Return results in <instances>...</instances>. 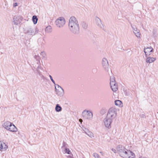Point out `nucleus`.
I'll use <instances>...</instances> for the list:
<instances>
[{
  "label": "nucleus",
  "mask_w": 158,
  "mask_h": 158,
  "mask_svg": "<svg viewBox=\"0 0 158 158\" xmlns=\"http://www.w3.org/2000/svg\"><path fill=\"white\" fill-rule=\"evenodd\" d=\"M69 28L70 31L74 35H78L80 33V27L78 20L73 16L69 18Z\"/></svg>",
  "instance_id": "f257e3e1"
},
{
  "label": "nucleus",
  "mask_w": 158,
  "mask_h": 158,
  "mask_svg": "<svg viewBox=\"0 0 158 158\" xmlns=\"http://www.w3.org/2000/svg\"><path fill=\"white\" fill-rule=\"evenodd\" d=\"M119 156L124 158H135V155L132 152L125 148L121 145H119L116 148Z\"/></svg>",
  "instance_id": "f03ea898"
},
{
  "label": "nucleus",
  "mask_w": 158,
  "mask_h": 158,
  "mask_svg": "<svg viewBox=\"0 0 158 158\" xmlns=\"http://www.w3.org/2000/svg\"><path fill=\"white\" fill-rule=\"evenodd\" d=\"M24 31L25 33L29 35H34L38 32L37 28L32 24L28 26Z\"/></svg>",
  "instance_id": "7ed1b4c3"
},
{
  "label": "nucleus",
  "mask_w": 158,
  "mask_h": 158,
  "mask_svg": "<svg viewBox=\"0 0 158 158\" xmlns=\"http://www.w3.org/2000/svg\"><path fill=\"white\" fill-rule=\"evenodd\" d=\"M2 126L6 130L10 131L16 132L17 131V129L15 125L9 121L4 122Z\"/></svg>",
  "instance_id": "20e7f679"
},
{
  "label": "nucleus",
  "mask_w": 158,
  "mask_h": 158,
  "mask_svg": "<svg viewBox=\"0 0 158 158\" xmlns=\"http://www.w3.org/2000/svg\"><path fill=\"white\" fill-rule=\"evenodd\" d=\"M116 109L114 107H112L108 110L106 117L113 120L116 117Z\"/></svg>",
  "instance_id": "39448f33"
},
{
  "label": "nucleus",
  "mask_w": 158,
  "mask_h": 158,
  "mask_svg": "<svg viewBox=\"0 0 158 158\" xmlns=\"http://www.w3.org/2000/svg\"><path fill=\"white\" fill-rule=\"evenodd\" d=\"M82 116L85 119L91 120L93 118V114L90 110H85L82 112Z\"/></svg>",
  "instance_id": "423d86ee"
},
{
  "label": "nucleus",
  "mask_w": 158,
  "mask_h": 158,
  "mask_svg": "<svg viewBox=\"0 0 158 158\" xmlns=\"http://www.w3.org/2000/svg\"><path fill=\"white\" fill-rule=\"evenodd\" d=\"M56 26L59 28L63 27L65 23V20L63 17H59L55 21Z\"/></svg>",
  "instance_id": "0eeeda50"
},
{
  "label": "nucleus",
  "mask_w": 158,
  "mask_h": 158,
  "mask_svg": "<svg viewBox=\"0 0 158 158\" xmlns=\"http://www.w3.org/2000/svg\"><path fill=\"white\" fill-rule=\"evenodd\" d=\"M102 65L104 70L108 72L109 75H110L109 72L111 69H110L108 61L106 58H104L102 59Z\"/></svg>",
  "instance_id": "6e6552de"
},
{
  "label": "nucleus",
  "mask_w": 158,
  "mask_h": 158,
  "mask_svg": "<svg viewBox=\"0 0 158 158\" xmlns=\"http://www.w3.org/2000/svg\"><path fill=\"white\" fill-rule=\"evenodd\" d=\"M55 89L56 94L60 97H62L64 94V91L63 88L58 84H55Z\"/></svg>",
  "instance_id": "1a4fd4ad"
},
{
  "label": "nucleus",
  "mask_w": 158,
  "mask_h": 158,
  "mask_svg": "<svg viewBox=\"0 0 158 158\" xmlns=\"http://www.w3.org/2000/svg\"><path fill=\"white\" fill-rule=\"evenodd\" d=\"M113 120V119L108 118L106 116V118L103 120L105 126L107 128H110L111 127V124Z\"/></svg>",
  "instance_id": "9d476101"
},
{
  "label": "nucleus",
  "mask_w": 158,
  "mask_h": 158,
  "mask_svg": "<svg viewBox=\"0 0 158 158\" xmlns=\"http://www.w3.org/2000/svg\"><path fill=\"white\" fill-rule=\"evenodd\" d=\"M133 31L135 35L137 37L139 38L140 37L141 34L140 31L135 26H131Z\"/></svg>",
  "instance_id": "9b49d317"
},
{
  "label": "nucleus",
  "mask_w": 158,
  "mask_h": 158,
  "mask_svg": "<svg viewBox=\"0 0 158 158\" xmlns=\"http://www.w3.org/2000/svg\"><path fill=\"white\" fill-rule=\"evenodd\" d=\"M96 25L100 28L103 29V25L102 23L101 19L98 17H96L95 19Z\"/></svg>",
  "instance_id": "f8f14e48"
},
{
  "label": "nucleus",
  "mask_w": 158,
  "mask_h": 158,
  "mask_svg": "<svg viewBox=\"0 0 158 158\" xmlns=\"http://www.w3.org/2000/svg\"><path fill=\"white\" fill-rule=\"evenodd\" d=\"M153 50V49L152 47L144 48V52L145 53L146 56H147L150 55L151 53L152 52Z\"/></svg>",
  "instance_id": "ddd939ff"
},
{
  "label": "nucleus",
  "mask_w": 158,
  "mask_h": 158,
  "mask_svg": "<svg viewBox=\"0 0 158 158\" xmlns=\"http://www.w3.org/2000/svg\"><path fill=\"white\" fill-rule=\"evenodd\" d=\"M13 23L15 25H18L21 23L22 20L19 16L16 17L14 19Z\"/></svg>",
  "instance_id": "4468645a"
},
{
  "label": "nucleus",
  "mask_w": 158,
  "mask_h": 158,
  "mask_svg": "<svg viewBox=\"0 0 158 158\" xmlns=\"http://www.w3.org/2000/svg\"><path fill=\"white\" fill-rule=\"evenodd\" d=\"M112 90L114 92L116 91L118 89V85L116 83L110 84Z\"/></svg>",
  "instance_id": "2eb2a0df"
},
{
  "label": "nucleus",
  "mask_w": 158,
  "mask_h": 158,
  "mask_svg": "<svg viewBox=\"0 0 158 158\" xmlns=\"http://www.w3.org/2000/svg\"><path fill=\"white\" fill-rule=\"evenodd\" d=\"M109 73H110V75L111 74L112 76H110V84H113V83H115V79L113 75V74H112V72L111 70H110Z\"/></svg>",
  "instance_id": "dca6fc26"
},
{
  "label": "nucleus",
  "mask_w": 158,
  "mask_h": 158,
  "mask_svg": "<svg viewBox=\"0 0 158 158\" xmlns=\"http://www.w3.org/2000/svg\"><path fill=\"white\" fill-rule=\"evenodd\" d=\"M156 60V58L148 57L147 58L146 61L147 63H150L154 62Z\"/></svg>",
  "instance_id": "f3484780"
},
{
  "label": "nucleus",
  "mask_w": 158,
  "mask_h": 158,
  "mask_svg": "<svg viewBox=\"0 0 158 158\" xmlns=\"http://www.w3.org/2000/svg\"><path fill=\"white\" fill-rule=\"evenodd\" d=\"M63 153H67L68 154L72 155V154L69 148H67V147L64 148V150L63 152Z\"/></svg>",
  "instance_id": "a211bd4d"
},
{
  "label": "nucleus",
  "mask_w": 158,
  "mask_h": 158,
  "mask_svg": "<svg viewBox=\"0 0 158 158\" xmlns=\"http://www.w3.org/2000/svg\"><path fill=\"white\" fill-rule=\"evenodd\" d=\"M52 27L50 26H48L45 29V31L47 33H50L52 32Z\"/></svg>",
  "instance_id": "6ab92c4d"
},
{
  "label": "nucleus",
  "mask_w": 158,
  "mask_h": 158,
  "mask_svg": "<svg viewBox=\"0 0 158 158\" xmlns=\"http://www.w3.org/2000/svg\"><path fill=\"white\" fill-rule=\"evenodd\" d=\"M2 146L1 148H2L1 149V151H5L8 148V146L4 142H2Z\"/></svg>",
  "instance_id": "aec40b11"
},
{
  "label": "nucleus",
  "mask_w": 158,
  "mask_h": 158,
  "mask_svg": "<svg viewBox=\"0 0 158 158\" xmlns=\"http://www.w3.org/2000/svg\"><path fill=\"white\" fill-rule=\"evenodd\" d=\"M116 106H122V102L119 100H116L114 102Z\"/></svg>",
  "instance_id": "412c9836"
},
{
  "label": "nucleus",
  "mask_w": 158,
  "mask_h": 158,
  "mask_svg": "<svg viewBox=\"0 0 158 158\" xmlns=\"http://www.w3.org/2000/svg\"><path fill=\"white\" fill-rule=\"evenodd\" d=\"M55 110L57 112H59L61 111L62 108L58 104H57L55 107Z\"/></svg>",
  "instance_id": "4be33fe9"
},
{
  "label": "nucleus",
  "mask_w": 158,
  "mask_h": 158,
  "mask_svg": "<svg viewBox=\"0 0 158 158\" xmlns=\"http://www.w3.org/2000/svg\"><path fill=\"white\" fill-rule=\"evenodd\" d=\"M40 62H38L37 61L36 63H35L34 64H33V70L34 71H35V69H36V68L38 67V66H39V65H40Z\"/></svg>",
  "instance_id": "5701e85b"
},
{
  "label": "nucleus",
  "mask_w": 158,
  "mask_h": 158,
  "mask_svg": "<svg viewBox=\"0 0 158 158\" xmlns=\"http://www.w3.org/2000/svg\"><path fill=\"white\" fill-rule=\"evenodd\" d=\"M32 20L34 24H35L37 23L38 19L36 16L34 15L32 17Z\"/></svg>",
  "instance_id": "b1692460"
},
{
  "label": "nucleus",
  "mask_w": 158,
  "mask_h": 158,
  "mask_svg": "<svg viewBox=\"0 0 158 158\" xmlns=\"http://www.w3.org/2000/svg\"><path fill=\"white\" fill-rule=\"evenodd\" d=\"M40 55L42 56V58L44 60H47V57L45 53L44 52H41Z\"/></svg>",
  "instance_id": "393cba45"
},
{
  "label": "nucleus",
  "mask_w": 158,
  "mask_h": 158,
  "mask_svg": "<svg viewBox=\"0 0 158 158\" xmlns=\"http://www.w3.org/2000/svg\"><path fill=\"white\" fill-rule=\"evenodd\" d=\"M87 132L86 134H87L89 137L91 138L94 137V135L93 132L89 131H87Z\"/></svg>",
  "instance_id": "a878e982"
},
{
  "label": "nucleus",
  "mask_w": 158,
  "mask_h": 158,
  "mask_svg": "<svg viewBox=\"0 0 158 158\" xmlns=\"http://www.w3.org/2000/svg\"><path fill=\"white\" fill-rule=\"evenodd\" d=\"M36 71L38 74H40L41 73V72L40 71V69L42 70V68L40 65L38 66V67L36 68Z\"/></svg>",
  "instance_id": "bb28decb"
},
{
  "label": "nucleus",
  "mask_w": 158,
  "mask_h": 158,
  "mask_svg": "<svg viewBox=\"0 0 158 158\" xmlns=\"http://www.w3.org/2000/svg\"><path fill=\"white\" fill-rule=\"evenodd\" d=\"M82 27L84 29H86L87 27V24L85 22H83L82 23Z\"/></svg>",
  "instance_id": "cd10ccee"
},
{
  "label": "nucleus",
  "mask_w": 158,
  "mask_h": 158,
  "mask_svg": "<svg viewBox=\"0 0 158 158\" xmlns=\"http://www.w3.org/2000/svg\"><path fill=\"white\" fill-rule=\"evenodd\" d=\"M34 57L35 59L37 60V61L38 62H40V56L39 55H35V56Z\"/></svg>",
  "instance_id": "c85d7f7f"
},
{
  "label": "nucleus",
  "mask_w": 158,
  "mask_h": 158,
  "mask_svg": "<svg viewBox=\"0 0 158 158\" xmlns=\"http://www.w3.org/2000/svg\"><path fill=\"white\" fill-rule=\"evenodd\" d=\"M93 156L95 158H100V156L99 155L96 153H93Z\"/></svg>",
  "instance_id": "c756f323"
},
{
  "label": "nucleus",
  "mask_w": 158,
  "mask_h": 158,
  "mask_svg": "<svg viewBox=\"0 0 158 158\" xmlns=\"http://www.w3.org/2000/svg\"><path fill=\"white\" fill-rule=\"evenodd\" d=\"M49 77L50 78L51 80L52 81V82L55 85L56 84L55 83V82L53 80L52 76L51 75H49Z\"/></svg>",
  "instance_id": "7c9ffc66"
},
{
  "label": "nucleus",
  "mask_w": 158,
  "mask_h": 158,
  "mask_svg": "<svg viewBox=\"0 0 158 158\" xmlns=\"http://www.w3.org/2000/svg\"><path fill=\"white\" fill-rule=\"evenodd\" d=\"M83 131H84V132L85 133V134H86L87 133V131H89L88 129H87L86 128H84L83 129Z\"/></svg>",
  "instance_id": "2f4dec72"
},
{
  "label": "nucleus",
  "mask_w": 158,
  "mask_h": 158,
  "mask_svg": "<svg viewBox=\"0 0 158 158\" xmlns=\"http://www.w3.org/2000/svg\"><path fill=\"white\" fill-rule=\"evenodd\" d=\"M63 147H62V148L64 147V148L65 147H67L66 146V144L64 142H63Z\"/></svg>",
  "instance_id": "473e14b6"
},
{
  "label": "nucleus",
  "mask_w": 158,
  "mask_h": 158,
  "mask_svg": "<svg viewBox=\"0 0 158 158\" xmlns=\"http://www.w3.org/2000/svg\"><path fill=\"white\" fill-rule=\"evenodd\" d=\"M2 142H3L0 141V151L1 150V149L2 148H1V147L2 146Z\"/></svg>",
  "instance_id": "72a5a7b5"
},
{
  "label": "nucleus",
  "mask_w": 158,
  "mask_h": 158,
  "mask_svg": "<svg viewBox=\"0 0 158 158\" xmlns=\"http://www.w3.org/2000/svg\"><path fill=\"white\" fill-rule=\"evenodd\" d=\"M17 6V3H15L13 4V7H16Z\"/></svg>",
  "instance_id": "f704fd0d"
},
{
  "label": "nucleus",
  "mask_w": 158,
  "mask_h": 158,
  "mask_svg": "<svg viewBox=\"0 0 158 158\" xmlns=\"http://www.w3.org/2000/svg\"><path fill=\"white\" fill-rule=\"evenodd\" d=\"M111 150L113 152H114V153H116V150L115 149H114V148H112L111 149Z\"/></svg>",
  "instance_id": "c9c22d12"
},
{
  "label": "nucleus",
  "mask_w": 158,
  "mask_h": 158,
  "mask_svg": "<svg viewBox=\"0 0 158 158\" xmlns=\"http://www.w3.org/2000/svg\"><path fill=\"white\" fill-rule=\"evenodd\" d=\"M73 155H70L68 156L67 158H73L72 157Z\"/></svg>",
  "instance_id": "e433bc0d"
},
{
  "label": "nucleus",
  "mask_w": 158,
  "mask_h": 158,
  "mask_svg": "<svg viewBox=\"0 0 158 158\" xmlns=\"http://www.w3.org/2000/svg\"><path fill=\"white\" fill-rule=\"evenodd\" d=\"M79 121L81 123V122H82V120L80 118L79 119Z\"/></svg>",
  "instance_id": "4c0bfd02"
},
{
  "label": "nucleus",
  "mask_w": 158,
  "mask_h": 158,
  "mask_svg": "<svg viewBox=\"0 0 158 158\" xmlns=\"http://www.w3.org/2000/svg\"><path fill=\"white\" fill-rule=\"evenodd\" d=\"M142 117L143 118H145V115H142Z\"/></svg>",
  "instance_id": "58836bf2"
}]
</instances>
